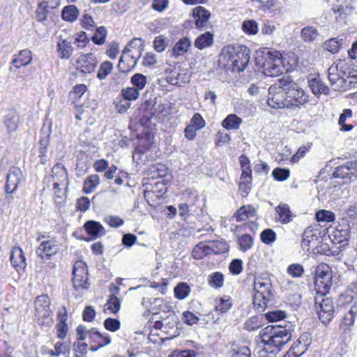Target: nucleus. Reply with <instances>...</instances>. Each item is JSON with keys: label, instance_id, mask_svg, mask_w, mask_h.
<instances>
[{"label": "nucleus", "instance_id": "30", "mask_svg": "<svg viewBox=\"0 0 357 357\" xmlns=\"http://www.w3.org/2000/svg\"><path fill=\"white\" fill-rule=\"evenodd\" d=\"M214 36L212 33L206 31L199 35L195 40L194 45L198 50H204L211 47L213 43Z\"/></svg>", "mask_w": 357, "mask_h": 357}, {"label": "nucleus", "instance_id": "16", "mask_svg": "<svg viewBox=\"0 0 357 357\" xmlns=\"http://www.w3.org/2000/svg\"><path fill=\"white\" fill-rule=\"evenodd\" d=\"M53 188L59 190L60 186L66 187L68 184V173L61 165H56L52 168Z\"/></svg>", "mask_w": 357, "mask_h": 357}, {"label": "nucleus", "instance_id": "21", "mask_svg": "<svg viewBox=\"0 0 357 357\" xmlns=\"http://www.w3.org/2000/svg\"><path fill=\"white\" fill-rule=\"evenodd\" d=\"M10 260L12 266L17 272L23 271L26 266L24 254L19 247L13 248Z\"/></svg>", "mask_w": 357, "mask_h": 357}, {"label": "nucleus", "instance_id": "11", "mask_svg": "<svg viewBox=\"0 0 357 357\" xmlns=\"http://www.w3.org/2000/svg\"><path fill=\"white\" fill-rule=\"evenodd\" d=\"M43 236H39L38 241H40L36 250L37 255L43 260H48L52 256L56 254L59 250V246L56 240L51 238L42 240Z\"/></svg>", "mask_w": 357, "mask_h": 357}, {"label": "nucleus", "instance_id": "47", "mask_svg": "<svg viewBox=\"0 0 357 357\" xmlns=\"http://www.w3.org/2000/svg\"><path fill=\"white\" fill-rule=\"evenodd\" d=\"M241 29L248 35H256L259 31L258 24L254 20H244Z\"/></svg>", "mask_w": 357, "mask_h": 357}, {"label": "nucleus", "instance_id": "35", "mask_svg": "<svg viewBox=\"0 0 357 357\" xmlns=\"http://www.w3.org/2000/svg\"><path fill=\"white\" fill-rule=\"evenodd\" d=\"M79 10L75 5L65 6L61 11L62 19L66 22H73L79 16Z\"/></svg>", "mask_w": 357, "mask_h": 357}, {"label": "nucleus", "instance_id": "34", "mask_svg": "<svg viewBox=\"0 0 357 357\" xmlns=\"http://www.w3.org/2000/svg\"><path fill=\"white\" fill-rule=\"evenodd\" d=\"M309 84L312 92L316 96L321 93L328 95L329 93V88L319 78L311 79Z\"/></svg>", "mask_w": 357, "mask_h": 357}, {"label": "nucleus", "instance_id": "26", "mask_svg": "<svg viewBox=\"0 0 357 357\" xmlns=\"http://www.w3.org/2000/svg\"><path fill=\"white\" fill-rule=\"evenodd\" d=\"M332 284V275H327L326 278L314 277V286L317 294L325 295L328 293Z\"/></svg>", "mask_w": 357, "mask_h": 357}, {"label": "nucleus", "instance_id": "9", "mask_svg": "<svg viewBox=\"0 0 357 357\" xmlns=\"http://www.w3.org/2000/svg\"><path fill=\"white\" fill-rule=\"evenodd\" d=\"M319 295L315 298V307L319 320L325 325L328 324L334 317V303L328 297Z\"/></svg>", "mask_w": 357, "mask_h": 357}, {"label": "nucleus", "instance_id": "48", "mask_svg": "<svg viewBox=\"0 0 357 357\" xmlns=\"http://www.w3.org/2000/svg\"><path fill=\"white\" fill-rule=\"evenodd\" d=\"M139 92L133 86H128L121 89L120 95L130 102L137 100L139 97Z\"/></svg>", "mask_w": 357, "mask_h": 357}, {"label": "nucleus", "instance_id": "61", "mask_svg": "<svg viewBox=\"0 0 357 357\" xmlns=\"http://www.w3.org/2000/svg\"><path fill=\"white\" fill-rule=\"evenodd\" d=\"M224 276L222 273L216 272L210 275L208 284L213 288H219L223 285Z\"/></svg>", "mask_w": 357, "mask_h": 357}, {"label": "nucleus", "instance_id": "50", "mask_svg": "<svg viewBox=\"0 0 357 357\" xmlns=\"http://www.w3.org/2000/svg\"><path fill=\"white\" fill-rule=\"evenodd\" d=\"M352 116V111L350 109H345L343 112L340 114L338 123L341 126V129L344 131H349L353 128L351 124L346 123L347 119H350Z\"/></svg>", "mask_w": 357, "mask_h": 357}, {"label": "nucleus", "instance_id": "36", "mask_svg": "<svg viewBox=\"0 0 357 357\" xmlns=\"http://www.w3.org/2000/svg\"><path fill=\"white\" fill-rule=\"evenodd\" d=\"M242 123V119L236 114L228 115L222 122V126L227 130H237Z\"/></svg>", "mask_w": 357, "mask_h": 357}, {"label": "nucleus", "instance_id": "3", "mask_svg": "<svg viewBox=\"0 0 357 357\" xmlns=\"http://www.w3.org/2000/svg\"><path fill=\"white\" fill-rule=\"evenodd\" d=\"M143 41L141 38L132 39L122 52L118 68L122 73H128L137 65L142 51Z\"/></svg>", "mask_w": 357, "mask_h": 357}, {"label": "nucleus", "instance_id": "10", "mask_svg": "<svg viewBox=\"0 0 357 357\" xmlns=\"http://www.w3.org/2000/svg\"><path fill=\"white\" fill-rule=\"evenodd\" d=\"M73 275V283L76 290L89 288L87 266L83 261H77L75 263Z\"/></svg>", "mask_w": 357, "mask_h": 357}, {"label": "nucleus", "instance_id": "25", "mask_svg": "<svg viewBox=\"0 0 357 357\" xmlns=\"http://www.w3.org/2000/svg\"><path fill=\"white\" fill-rule=\"evenodd\" d=\"M73 47L71 42L66 39H60L56 44V51L62 59H68L73 54Z\"/></svg>", "mask_w": 357, "mask_h": 357}, {"label": "nucleus", "instance_id": "58", "mask_svg": "<svg viewBox=\"0 0 357 357\" xmlns=\"http://www.w3.org/2000/svg\"><path fill=\"white\" fill-rule=\"evenodd\" d=\"M113 69V65L110 61H104L101 63L98 73L97 77L99 79H104L109 73H111Z\"/></svg>", "mask_w": 357, "mask_h": 357}, {"label": "nucleus", "instance_id": "64", "mask_svg": "<svg viewBox=\"0 0 357 357\" xmlns=\"http://www.w3.org/2000/svg\"><path fill=\"white\" fill-rule=\"evenodd\" d=\"M287 273L294 278H300L304 273V268L300 264H292L288 266Z\"/></svg>", "mask_w": 357, "mask_h": 357}, {"label": "nucleus", "instance_id": "43", "mask_svg": "<svg viewBox=\"0 0 357 357\" xmlns=\"http://www.w3.org/2000/svg\"><path fill=\"white\" fill-rule=\"evenodd\" d=\"M210 254L214 253L215 255L225 252L228 250L227 244L222 241H208L207 242Z\"/></svg>", "mask_w": 357, "mask_h": 357}, {"label": "nucleus", "instance_id": "27", "mask_svg": "<svg viewBox=\"0 0 357 357\" xmlns=\"http://www.w3.org/2000/svg\"><path fill=\"white\" fill-rule=\"evenodd\" d=\"M190 47V40L188 38L183 37L178 40L173 47L172 55L175 58L183 56L189 50Z\"/></svg>", "mask_w": 357, "mask_h": 357}, {"label": "nucleus", "instance_id": "56", "mask_svg": "<svg viewBox=\"0 0 357 357\" xmlns=\"http://www.w3.org/2000/svg\"><path fill=\"white\" fill-rule=\"evenodd\" d=\"M301 38L305 42L313 41L318 35L317 29L312 26H305L301 30Z\"/></svg>", "mask_w": 357, "mask_h": 357}, {"label": "nucleus", "instance_id": "38", "mask_svg": "<svg viewBox=\"0 0 357 357\" xmlns=\"http://www.w3.org/2000/svg\"><path fill=\"white\" fill-rule=\"evenodd\" d=\"M252 176L246 174H241L239 181V190L241 195L247 196L251 189Z\"/></svg>", "mask_w": 357, "mask_h": 357}, {"label": "nucleus", "instance_id": "39", "mask_svg": "<svg viewBox=\"0 0 357 357\" xmlns=\"http://www.w3.org/2000/svg\"><path fill=\"white\" fill-rule=\"evenodd\" d=\"M315 218L319 222L330 223L335 220V215L331 211L321 209L316 212Z\"/></svg>", "mask_w": 357, "mask_h": 357}, {"label": "nucleus", "instance_id": "33", "mask_svg": "<svg viewBox=\"0 0 357 357\" xmlns=\"http://www.w3.org/2000/svg\"><path fill=\"white\" fill-rule=\"evenodd\" d=\"M20 116L15 111L8 112L4 118V124L8 132H15L19 125Z\"/></svg>", "mask_w": 357, "mask_h": 357}, {"label": "nucleus", "instance_id": "2", "mask_svg": "<svg viewBox=\"0 0 357 357\" xmlns=\"http://www.w3.org/2000/svg\"><path fill=\"white\" fill-rule=\"evenodd\" d=\"M250 50L245 45L225 46L219 56V65L232 72L243 71L250 60Z\"/></svg>", "mask_w": 357, "mask_h": 357}, {"label": "nucleus", "instance_id": "24", "mask_svg": "<svg viewBox=\"0 0 357 357\" xmlns=\"http://www.w3.org/2000/svg\"><path fill=\"white\" fill-rule=\"evenodd\" d=\"M319 232L312 227H307L303 234L301 247L303 250H309L310 244L318 240Z\"/></svg>", "mask_w": 357, "mask_h": 357}, {"label": "nucleus", "instance_id": "22", "mask_svg": "<svg viewBox=\"0 0 357 357\" xmlns=\"http://www.w3.org/2000/svg\"><path fill=\"white\" fill-rule=\"evenodd\" d=\"M328 79L335 91H340L346 86L345 79L338 73L337 66H331L328 70Z\"/></svg>", "mask_w": 357, "mask_h": 357}, {"label": "nucleus", "instance_id": "37", "mask_svg": "<svg viewBox=\"0 0 357 357\" xmlns=\"http://www.w3.org/2000/svg\"><path fill=\"white\" fill-rule=\"evenodd\" d=\"M215 311L225 313L227 312L231 307L232 303L229 296L217 298L215 300Z\"/></svg>", "mask_w": 357, "mask_h": 357}, {"label": "nucleus", "instance_id": "51", "mask_svg": "<svg viewBox=\"0 0 357 357\" xmlns=\"http://www.w3.org/2000/svg\"><path fill=\"white\" fill-rule=\"evenodd\" d=\"M357 317V303L353 304L350 310L344 314L343 317V324L347 326H352Z\"/></svg>", "mask_w": 357, "mask_h": 357}, {"label": "nucleus", "instance_id": "49", "mask_svg": "<svg viewBox=\"0 0 357 357\" xmlns=\"http://www.w3.org/2000/svg\"><path fill=\"white\" fill-rule=\"evenodd\" d=\"M260 3V9L265 13H275L278 8V0H258Z\"/></svg>", "mask_w": 357, "mask_h": 357}, {"label": "nucleus", "instance_id": "55", "mask_svg": "<svg viewBox=\"0 0 357 357\" xmlns=\"http://www.w3.org/2000/svg\"><path fill=\"white\" fill-rule=\"evenodd\" d=\"M169 39L163 36H156L153 40V47L158 52H162L168 46Z\"/></svg>", "mask_w": 357, "mask_h": 357}, {"label": "nucleus", "instance_id": "57", "mask_svg": "<svg viewBox=\"0 0 357 357\" xmlns=\"http://www.w3.org/2000/svg\"><path fill=\"white\" fill-rule=\"evenodd\" d=\"M260 238L264 243L271 245L276 240V234L272 229H266L261 233Z\"/></svg>", "mask_w": 357, "mask_h": 357}, {"label": "nucleus", "instance_id": "19", "mask_svg": "<svg viewBox=\"0 0 357 357\" xmlns=\"http://www.w3.org/2000/svg\"><path fill=\"white\" fill-rule=\"evenodd\" d=\"M333 243L347 242L350 238V228L349 225H339L333 228L328 235Z\"/></svg>", "mask_w": 357, "mask_h": 357}, {"label": "nucleus", "instance_id": "41", "mask_svg": "<svg viewBox=\"0 0 357 357\" xmlns=\"http://www.w3.org/2000/svg\"><path fill=\"white\" fill-rule=\"evenodd\" d=\"M210 255L207 243H199L195 245L192 252V255L195 259H201Z\"/></svg>", "mask_w": 357, "mask_h": 357}, {"label": "nucleus", "instance_id": "52", "mask_svg": "<svg viewBox=\"0 0 357 357\" xmlns=\"http://www.w3.org/2000/svg\"><path fill=\"white\" fill-rule=\"evenodd\" d=\"M115 105V109L119 114L126 113L128 109L130 107V103L126 98L122 97L121 95L116 98L114 101Z\"/></svg>", "mask_w": 357, "mask_h": 357}, {"label": "nucleus", "instance_id": "29", "mask_svg": "<svg viewBox=\"0 0 357 357\" xmlns=\"http://www.w3.org/2000/svg\"><path fill=\"white\" fill-rule=\"evenodd\" d=\"M275 209L278 214V221L279 222L287 224L291 221L292 213L289 205L287 204H280Z\"/></svg>", "mask_w": 357, "mask_h": 357}, {"label": "nucleus", "instance_id": "23", "mask_svg": "<svg viewBox=\"0 0 357 357\" xmlns=\"http://www.w3.org/2000/svg\"><path fill=\"white\" fill-rule=\"evenodd\" d=\"M100 332L96 328L87 330L86 326L79 325L76 328V335L77 340H84L88 338L92 342H96Z\"/></svg>", "mask_w": 357, "mask_h": 357}, {"label": "nucleus", "instance_id": "62", "mask_svg": "<svg viewBox=\"0 0 357 357\" xmlns=\"http://www.w3.org/2000/svg\"><path fill=\"white\" fill-rule=\"evenodd\" d=\"M272 175L275 180L283 181L289 177L290 172L288 169L277 167L273 169Z\"/></svg>", "mask_w": 357, "mask_h": 357}, {"label": "nucleus", "instance_id": "4", "mask_svg": "<svg viewBox=\"0 0 357 357\" xmlns=\"http://www.w3.org/2000/svg\"><path fill=\"white\" fill-rule=\"evenodd\" d=\"M253 304L258 311H264L272 296V284L267 276H258L255 278Z\"/></svg>", "mask_w": 357, "mask_h": 357}, {"label": "nucleus", "instance_id": "12", "mask_svg": "<svg viewBox=\"0 0 357 357\" xmlns=\"http://www.w3.org/2000/svg\"><path fill=\"white\" fill-rule=\"evenodd\" d=\"M166 79L170 84L183 86L190 82V75L187 68L178 65L169 71Z\"/></svg>", "mask_w": 357, "mask_h": 357}, {"label": "nucleus", "instance_id": "18", "mask_svg": "<svg viewBox=\"0 0 357 357\" xmlns=\"http://www.w3.org/2000/svg\"><path fill=\"white\" fill-rule=\"evenodd\" d=\"M183 195L185 197L188 196V198L186 199V203H183L179 205L178 212L181 218L186 220L190 214L189 207L192 206V205L196 203L199 199V197L195 191H192L191 190H186L184 192Z\"/></svg>", "mask_w": 357, "mask_h": 357}, {"label": "nucleus", "instance_id": "53", "mask_svg": "<svg viewBox=\"0 0 357 357\" xmlns=\"http://www.w3.org/2000/svg\"><path fill=\"white\" fill-rule=\"evenodd\" d=\"M238 244L241 251L245 252L253 245V238L250 234H244L238 239Z\"/></svg>", "mask_w": 357, "mask_h": 357}, {"label": "nucleus", "instance_id": "5", "mask_svg": "<svg viewBox=\"0 0 357 357\" xmlns=\"http://www.w3.org/2000/svg\"><path fill=\"white\" fill-rule=\"evenodd\" d=\"M287 78H281L278 84L271 85L268 89L267 104L274 109L288 107L286 96Z\"/></svg>", "mask_w": 357, "mask_h": 357}, {"label": "nucleus", "instance_id": "28", "mask_svg": "<svg viewBox=\"0 0 357 357\" xmlns=\"http://www.w3.org/2000/svg\"><path fill=\"white\" fill-rule=\"evenodd\" d=\"M32 60L31 52L27 49L21 50L14 56L12 63L16 68L27 66Z\"/></svg>", "mask_w": 357, "mask_h": 357}, {"label": "nucleus", "instance_id": "45", "mask_svg": "<svg viewBox=\"0 0 357 357\" xmlns=\"http://www.w3.org/2000/svg\"><path fill=\"white\" fill-rule=\"evenodd\" d=\"M262 317L253 316L245 322L244 328L248 331H257L262 326Z\"/></svg>", "mask_w": 357, "mask_h": 357}, {"label": "nucleus", "instance_id": "59", "mask_svg": "<svg viewBox=\"0 0 357 357\" xmlns=\"http://www.w3.org/2000/svg\"><path fill=\"white\" fill-rule=\"evenodd\" d=\"M107 309L112 313H117L121 307V301L118 296H110L107 303L105 304Z\"/></svg>", "mask_w": 357, "mask_h": 357}, {"label": "nucleus", "instance_id": "6", "mask_svg": "<svg viewBox=\"0 0 357 357\" xmlns=\"http://www.w3.org/2000/svg\"><path fill=\"white\" fill-rule=\"evenodd\" d=\"M263 58L264 61L262 68L266 75L275 77L284 70L282 54L280 52L268 50L264 53Z\"/></svg>", "mask_w": 357, "mask_h": 357}, {"label": "nucleus", "instance_id": "15", "mask_svg": "<svg viewBox=\"0 0 357 357\" xmlns=\"http://www.w3.org/2000/svg\"><path fill=\"white\" fill-rule=\"evenodd\" d=\"M357 175V162H347L342 166L335 168L333 176L334 178H347L352 181Z\"/></svg>", "mask_w": 357, "mask_h": 357}, {"label": "nucleus", "instance_id": "20", "mask_svg": "<svg viewBox=\"0 0 357 357\" xmlns=\"http://www.w3.org/2000/svg\"><path fill=\"white\" fill-rule=\"evenodd\" d=\"M211 13L202 6H197L192 10V17L194 18L195 26L202 29L206 26Z\"/></svg>", "mask_w": 357, "mask_h": 357}, {"label": "nucleus", "instance_id": "32", "mask_svg": "<svg viewBox=\"0 0 357 357\" xmlns=\"http://www.w3.org/2000/svg\"><path fill=\"white\" fill-rule=\"evenodd\" d=\"M255 215L256 211L255 208L250 205H247L241 207L234 214V218L236 222H242L255 217Z\"/></svg>", "mask_w": 357, "mask_h": 357}, {"label": "nucleus", "instance_id": "54", "mask_svg": "<svg viewBox=\"0 0 357 357\" xmlns=\"http://www.w3.org/2000/svg\"><path fill=\"white\" fill-rule=\"evenodd\" d=\"M107 36V30L104 26H100L96 29L93 36L91 38L93 43L100 45L105 43Z\"/></svg>", "mask_w": 357, "mask_h": 357}, {"label": "nucleus", "instance_id": "46", "mask_svg": "<svg viewBox=\"0 0 357 357\" xmlns=\"http://www.w3.org/2000/svg\"><path fill=\"white\" fill-rule=\"evenodd\" d=\"M130 83L132 86L139 91L143 90L147 83V78L141 73H135L130 78Z\"/></svg>", "mask_w": 357, "mask_h": 357}, {"label": "nucleus", "instance_id": "44", "mask_svg": "<svg viewBox=\"0 0 357 357\" xmlns=\"http://www.w3.org/2000/svg\"><path fill=\"white\" fill-rule=\"evenodd\" d=\"M175 297L179 300L185 299L190 292V287L186 282H179L174 289Z\"/></svg>", "mask_w": 357, "mask_h": 357}, {"label": "nucleus", "instance_id": "14", "mask_svg": "<svg viewBox=\"0 0 357 357\" xmlns=\"http://www.w3.org/2000/svg\"><path fill=\"white\" fill-rule=\"evenodd\" d=\"M97 66V59L93 53L80 55L76 62V68L83 73H91Z\"/></svg>", "mask_w": 357, "mask_h": 357}, {"label": "nucleus", "instance_id": "60", "mask_svg": "<svg viewBox=\"0 0 357 357\" xmlns=\"http://www.w3.org/2000/svg\"><path fill=\"white\" fill-rule=\"evenodd\" d=\"M303 337H301L296 342H295L292 346L291 347L290 349L292 351H295V355L298 357L303 354L305 351L307 350V342H302V339Z\"/></svg>", "mask_w": 357, "mask_h": 357}, {"label": "nucleus", "instance_id": "63", "mask_svg": "<svg viewBox=\"0 0 357 357\" xmlns=\"http://www.w3.org/2000/svg\"><path fill=\"white\" fill-rule=\"evenodd\" d=\"M50 132H42L40 135V139L39 142V153H46L47 151V147L50 144Z\"/></svg>", "mask_w": 357, "mask_h": 357}, {"label": "nucleus", "instance_id": "42", "mask_svg": "<svg viewBox=\"0 0 357 357\" xmlns=\"http://www.w3.org/2000/svg\"><path fill=\"white\" fill-rule=\"evenodd\" d=\"M49 7L54 8V6L53 3L51 5L49 4L48 2H39L38 6L36 10V17L38 21L43 22L47 19Z\"/></svg>", "mask_w": 357, "mask_h": 357}, {"label": "nucleus", "instance_id": "40", "mask_svg": "<svg viewBox=\"0 0 357 357\" xmlns=\"http://www.w3.org/2000/svg\"><path fill=\"white\" fill-rule=\"evenodd\" d=\"M100 183L99 176L97 174H93L87 177L83 185V191L85 193L92 192Z\"/></svg>", "mask_w": 357, "mask_h": 357}, {"label": "nucleus", "instance_id": "1", "mask_svg": "<svg viewBox=\"0 0 357 357\" xmlns=\"http://www.w3.org/2000/svg\"><path fill=\"white\" fill-rule=\"evenodd\" d=\"M264 348L261 351L263 357H275L282 347L291 337L290 326L269 325L260 332Z\"/></svg>", "mask_w": 357, "mask_h": 357}, {"label": "nucleus", "instance_id": "31", "mask_svg": "<svg viewBox=\"0 0 357 357\" xmlns=\"http://www.w3.org/2000/svg\"><path fill=\"white\" fill-rule=\"evenodd\" d=\"M84 227L89 234L95 238L105 235V234L103 226L100 222L94 220L86 222Z\"/></svg>", "mask_w": 357, "mask_h": 357}, {"label": "nucleus", "instance_id": "13", "mask_svg": "<svg viewBox=\"0 0 357 357\" xmlns=\"http://www.w3.org/2000/svg\"><path fill=\"white\" fill-rule=\"evenodd\" d=\"M24 180L22 170L16 167L10 169L6 176L5 190L7 194H13L17 190L19 184Z\"/></svg>", "mask_w": 357, "mask_h": 357}, {"label": "nucleus", "instance_id": "7", "mask_svg": "<svg viewBox=\"0 0 357 357\" xmlns=\"http://www.w3.org/2000/svg\"><path fill=\"white\" fill-rule=\"evenodd\" d=\"M50 299L46 294L36 297L35 301V320L40 326H49L53 322L50 307Z\"/></svg>", "mask_w": 357, "mask_h": 357}, {"label": "nucleus", "instance_id": "8", "mask_svg": "<svg viewBox=\"0 0 357 357\" xmlns=\"http://www.w3.org/2000/svg\"><path fill=\"white\" fill-rule=\"evenodd\" d=\"M286 96L288 107H300L308 102V95L292 80L287 77Z\"/></svg>", "mask_w": 357, "mask_h": 357}, {"label": "nucleus", "instance_id": "17", "mask_svg": "<svg viewBox=\"0 0 357 357\" xmlns=\"http://www.w3.org/2000/svg\"><path fill=\"white\" fill-rule=\"evenodd\" d=\"M68 312L67 309L63 306L57 313V324L56 325V336L58 338L63 340L66 337L68 326L67 324Z\"/></svg>", "mask_w": 357, "mask_h": 357}]
</instances>
